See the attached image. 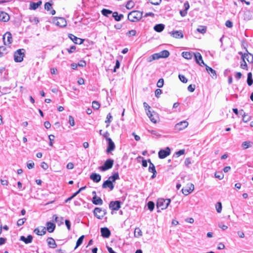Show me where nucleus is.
<instances>
[{"label": "nucleus", "instance_id": "680f3d73", "mask_svg": "<svg viewBox=\"0 0 253 253\" xmlns=\"http://www.w3.org/2000/svg\"><path fill=\"white\" fill-rule=\"evenodd\" d=\"M76 46L75 45H72L70 47V48H68L67 49L68 52L69 53L71 54L74 52H75V51L76 50Z\"/></svg>", "mask_w": 253, "mask_h": 253}, {"label": "nucleus", "instance_id": "6ab92c4d", "mask_svg": "<svg viewBox=\"0 0 253 253\" xmlns=\"http://www.w3.org/2000/svg\"><path fill=\"white\" fill-rule=\"evenodd\" d=\"M170 34L171 36L176 39H181L183 37V34L181 31H173L171 32Z\"/></svg>", "mask_w": 253, "mask_h": 253}, {"label": "nucleus", "instance_id": "37998d69", "mask_svg": "<svg viewBox=\"0 0 253 253\" xmlns=\"http://www.w3.org/2000/svg\"><path fill=\"white\" fill-rule=\"evenodd\" d=\"M148 170L150 172H151L153 173L152 175L151 176L152 178H154L156 176L157 171L155 169V167H151L149 168Z\"/></svg>", "mask_w": 253, "mask_h": 253}, {"label": "nucleus", "instance_id": "13d9d810", "mask_svg": "<svg viewBox=\"0 0 253 253\" xmlns=\"http://www.w3.org/2000/svg\"><path fill=\"white\" fill-rule=\"evenodd\" d=\"M136 31L135 30H131L127 32L126 35L128 36H134L136 35Z\"/></svg>", "mask_w": 253, "mask_h": 253}, {"label": "nucleus", "instance_id": "6e6d98bb", "mask_svg": "<svg viewBox=\"0 0 253 253\" xmlns=\"http://www.w3.org/2000/svg\"><path fill=\"white\" fill-rule=\"evenodd\" d=\"M134 6L133 2L132 1H128L126 4V8L128 9L132 8Z\"/></svg>", "mask_w": 253, "mask_h": 253}, {"label": "nucleus", "instance_id": "79ce46f5", "mask_svg": "<svg viewBox=\"0 0 253 253\" xmlns=\"http://www.w3.org/2000/svg\"><path fill=\"white\" fill-rule=\"evenodd\" d=\"M84 238V236L82 235L78 239V240L76 242V245L75 249L77 248L83 243Z\"/></svg>", "mask_w": 253, "mask_h": 253}, {"label": "nucleus", "instance_id": "0e129e2a", "mask_svg": "<svg viewBox=\"0 0 253 253\" xmlns=\"http://www.w3.org/2000/svg\"><path fill=\"white\" fill-rule=\"evenodd\" d=\"M69 122L71 126L75 125L74 119L72 116H69Z\"/></svg>", "mask_w": 253, "mask_h": 253}, {"label": "nucleus", "instance_id": "338daca9", "mask_svg": "<svg viewBox=\"0 0 253 253\" xmlns=\"http://www.w3.org/2000/svg\"><path fill=\"white\" fill-rule=\"evenodd\" d=\"M112 118V117L110 113H109L107 115V117H106V120L105 121V123H108V124H110V122H111V119Z\"/></svg>", "mask_w": 253, "mask_h": 253}, {"label": "nucleus", "instance_id": "6e6552de", "mask_svg": "<svg viewBox=\"0 0 253 253\" xmlns=\"http://www.w3.org/2000/svg\"><path fill=\"white\" fill-rule=\"evenodd\" d=\"M2 39L4 45H9L12 42V35L9 32H6L3 36Z\"/></svg>", "mask_w": 253, "mask_h": 253}, {"label": "nucleus", "instance_id": "4d7b16f0", "mask_svg": "<svg viewBox=\"0 0 253 253\" xmlns=\"http://www.w3.org/2000/svg\"><path fill=\"white\" fill-rule=\"evenodd\" d=\"M148 1L152 4L158 5L161 2V0H148Z\"/></svg>", "mask_w": 253, "mask_h": 253}, {"label": "nucleus", "instance_id": "a211bd4d", "mask_svg": "<svg viewBox=\"0 0 253 253\" xmlns=\"http://www.w3.org/2000/svg\"><path fill=\"white\" fill-rule=\"evenodd\" d=\"M205 66H206V69L207 72L210 75L211 78L213 79H216L217 78V75L215 71L206 64Z\"/></svg>", "mask_w": 253, "mask_h": 253}, {"label": "nucleus", "instance_id": "72a5a7b5", "mask_svg": "<svg viewBox=\"0 0 253 253\" xmlns=\"http://www.w3.org/2000/svg\"><path fill=\"white\" fill-rule=\"evenodd\" d=\"M153 112H152L150 110H148L146 112V114L147 116H148L149 118L151 120V121L154 123H156L157 120L154 117V115L153 114Z\"/></svg>", "mask_w": 253, "mask_h": 253}, {"label": "nucleus", "instance_id": "f257e3e1", "mask_svg": "<svg viewBox=\"0 0 253 253\" xmlns=\"http://www.w3.org/2000/svg\"><path fill=\"white\" fill-rule=\"evenodd\" d=\"M143 12L138 10H134L128 14V20L131 22H136L141 20L142 17Z\"/></svg>", "mask_w": 253, "mask_h": 253}, {"label": "nucleus", "instance_id": "9d476101", "mask_svg": "<svg viewBox=\"0 0 253 253\" xmlns=\"http://www.w3.org/2000/svg\"><path fill=\"white\" fill-rule=\"evenodd\" d=\"M247 53H243L242 52H239V54L241 55L242 58H244V59H246L248 62L249 63L253 62V55L249 53L247 50H246Z\"/></svg>", "mask_w": 253, "mask_h": 253}, {"label": "nucleus", "instance_id": "2eb2a0df", "mask_svg": "<svg viewBox=\"0 0 253 253\" xmlns=\"http://www.w3.org/2000/svg\"><path fill=\"white\" fill-rule=\"evenodd\" d=\"M108 145L106 149L107 153H110L115 148V145L112 139H107Z\"/></svg>", "mask_w": 253, "mask_h": 253}, {"label": "nucleus", "instance_id": "5fc2aeb1", "mask_svg": "<svg viewBox=\"0 0 253 253\" xmlns=\"http://www.w3.org/2000/svg\"><path fill=\"white\" fill-rule=\"evenodd\" d=\"M164 79L162 78L160 79L157 83V86L160 88L162 87L164 85Z\"/></svg>", "mask_w": 253, "mask_h": 253}, {"label": "nucleus", "instance_id": "c03bdc74", "mask_svg": "<svg viewBox=\"0 0 253 253\" xmlns=\"http://www.w3.org/2000/svg\"><path fill=\"white\" fill-rule=\"evenodd\" d=\"M53 5V3L52 1L51 2H46L44 4V8L47 11L50 10L52 8V6Z\"/></svg>", "mask_w": 253, "mask_h": 253}, {"label": "nucleus", "instance_id": "0eeeda50", "mask_svg": "<svg viewBox=\"0 0 253 253\" xmlns=\"http://www.w3.org/2000/svg\"><path fill=\"white\" fill-rule=\"evenodd\" d=\"M122 202L120 201H111L109 205V209L112 211H118L121 208Z\"/></svg>", "mask_w": 253, "mask_h": 253}, {"label": "nucleus", "instance_id": "412c9836", "mask_svg": "<svg viewBox=\"0 0 253 253\" xmlns=\"http://www.w3.org/2000/svg\"><path fill=\"white\" fill-rule=\"evenodd\" d=\"M101 175L96 173H92L90 175V178L94 182H99L101 180Z\"/></svg>", "mask_w": 253, "mask_h": 253}, {"label": "nucleus", "instance_id": "bb28decb", "mask_svg": "<svg viewBox=\"0 0 253 253\" xmlns=\"http://www.w3.org/2000/svg\"><path fill=\"white\" fill-rule=\"evenodd\" d=\"M42 230L40 231L39 228H36L34 229V232L38 235L42 236L46 233V228L44 227H42Z\"/></svg>", "mask_w": 253, "mask_h": 253}, {"label": "nucleus", "instance_id": "2f4dec72", "mask_svg": "<svg viewBox=\"0 0 253 253\" xmlns=\"http://www.w3.org/2000/svg\"><path fill=\"white\" fill-rule=\"evenodd\" d=\"M253 145V142L250 141H244L242 143V147L243 149H247L251 147Z\"/></svg>", "mask_w": 253, "mask_h": 253}, {"label": "nucleus", "instance_id": "b1692460", "mask_svg": "<svg viewBox=\"0 0 253 253\" xmlns=\"http://www.w3.org/2000/svg\"><path fill=\"white\" fill-rule=\"evenodd\" d=\"M42 4V1L41 0L38 1L37 2H34L31 1L30 4V9L36 10L37 9L39 6H40Z\"/></svg>", "mask_w": 253, "mask_h": 253}, {"label": "nucleus", "instance_id": "5701e85b", "mask_svg": "<svg viewBox=\"0 0 253 253\" xmlns=\"http://www.w3.org/2000/svg\"><path fill=\"white\" fill-rule=\"evenodd\" d=\"M46 241L49 248L54 249L57 247L55 240L52 238L48 237Z\"/></svg>", "mask_w": 253, "mask_h": 253}, {"label": "nucleus", "instance_id": "7ed1b4c3", "mask_svg": "<svg viewBox=\"0 0 253 253\" xmlns=\"http://www.w3.org/2000/svg\"><path fill=\"white\" fill-rule=\"evenodd\" d=\"M25 50L23 48L17 50L13 55L14 60L15 62H21L23 60L25 56Z\"/></svg>", "mask_w": 253, "mask_h": 253}, {"label": "nucleus", "instance_id": "4be33fe9", "mask_svg": "<svg viewBox=\"0 0 253 253\" xmlns=\"http://www.w3.org/2000/svg\"><path fill=\"white\" fill-rule=\"evenodd\" d=\"M20 241L24 242L25 244H28L31 243L33 240V236L29 235L27 237L24 236H21L20 239Z\"/></svg>", "mask_w": 253, "mask_h": 253}, {"label": "nucleus", "instance_id": "c756f323", "mask_svg": "<svg viewBox=\"0 0 253 253\" xmlns=\"http://www.w3.org/2000/svg\"><path fill=\"white\" fill-rule=\"evenodd\" d=\"M112 17H114L116 21H120L124 17V15L122 14L119 15L118 12L115 11L113 12Z\"/></svg>", "mask_w": 253, "mask_h": 253}, {"label": "nucleus", "instance_id": "774afa93", "mask_svg": "<svg viewBox=\"0 0 253 253\" xmlns=\"http://www.w3.org/2000/svg\"><path fill=\"white\" fill-rule=\"evenodd\" d=\"M65 225L67 226L68 230H71V223H70V220L68 219H66L65 220Z\"/></svg>", "mask_w": 253, "mask_h": 253}, {"label": "nucleus", "instance_id": "e2e57ef3", "mask_svg": "<svg viewBox=\"0 0 253 253\" xmlns=\"http://www.w3.org/2000/svg\"><path fill=\"white\" fill-rule=\"evenodd\" d=\"M187 89L189 91L192 92L195 89V84H190L187 88Z\"/></svg>", "mask_w": 253, "mask_h": 253}, {"label": "nucleus", "instance_id": "69168bd1", "mask_svg": "<svg viewBox=\"0 0 253 253\" xmlns=\"http://www.w3.org/2000/svg\"><path fill=\"white\" fill-rule=\"evenodd\" d=\"M162 91L160 89H157L155 91V96L156 97L159 98L160 95L162 94Z\"/></svg>", "mask_w": 253, "mask_h": 253}, {"label": "nucleus", "instance_id": "7c9ffc66", "mask_svg": "<svg viewBox=\"0 0 253 253\" xmlns=\"http://www.w3.org/2000/svg\"><path fill=\"white\" fill-rule=\"evenodd\" d=\"M160 58H161V56H160L159 53H154L153 55H152L151 56H150L147 59V61H148V62H150L152 61L153 60H157Z\"/></svg>", "mask_w": 253, "mask_h": 253}, {"label": "nucleus", "instance_id": "a19ab883", "mask_svg": "<svg viewBox=\"0 0 253 253\" xmlns=\"http://www.w3.org/2000/svg\"><path fill=\"white\" fill-rule=\"evenodd\" d=\"M134 236L135 237H139L142 235V231L139 227L135 228L134 230Z\"/></svg>", "mask_w": 253, "mask_h": 253}, {"label": "nucleus", "instance_id": "e433bc0d", "mask_svg": "<svg viewBox=\"0 0 253 253\" xmlns=\"http://www.w3.org/2000/svg\"><path fill=\"white\" fill-rule=\"evenodd\" d=\"M120 177L118 172H116L113 174V175L110 176L109 178V180H111L112 183L115 182L116 180L119 179Z\"/></svg>", "mask_w": 253, "mask_h": 253}, {"label": "nucleus", "instance_id": "c85d7f7f", "mask_svg": "<svg viewBox=\"0 0 253 253\" xmlns=\"http://www.w3.org/2000/svg\"><path fill=\"white\" fill-rule=\"evenodd\" d=\"M165 28V25L163 24H156L154 27V30L157 32H162Z\"/></svg>", "mask_w": 253, "mask_h": 253}, {"label": "nucleus", "instance_id": "393cba45", "mask_svg": "<svg viewBox=\"0 0 253 253\" xmlns=\"http://www.w3.org/2000/svg\"><path fill=\"white\" fill-rule=\"evenodd\" d=\"M46 229L49 233H52L54 231L55 228V224L51 222H47L46 223Z\"/></svg>", "mask_w": 253, "mask_h": 253}, {"label": "nucleus", "instance_id": "864d4df0", "mask_svg": "<svg viewBox=\"0 0 253 253\" xmlns=\"http://www.w3.org/2000/svg\"><path fill=\"white\" fill-rule=\"evenodd\" d=\"M178 77L180 81L183 83H186L188 81L186 78L183 75L179 74Z\"/></svg>", "mask_w": 253, "mask_h": 253}, {"label": "nucleus", "instance_id": "f704fd0d", "mask_svg": "<svg viewBox=\"0 0 253 253\" xmlns=\"http://www.w3.org/2000/svg\"><path fill=\"white\" fill-rule=\"evenodd\" d=\"M240 112L241 113V114L242 115V117H243V121L245 122V123H247L248 122H249L250 119H251V117L250 116H247V115H246V113L244 112L243 110L242 109L240 111Z\"/></svg>", "mask_w": 253, "mask_h": 253}, {"label": "nucleus", "instance_id": "a18cd8bd", "mask_svg": "<svg viewBox=\"0 0 253 253\" xmlns=\"http://www.w3.org/2000/svg\"><path fill=\"white\" fill-rule=\"evenodd\" d=\"M242 61L241 62L240 67L243 69L248 70V68L247 63L245 61V59H244V58H242Z\"/></svg>", "mask_w": 253, "mask_h": 253}, {"label": "nucleus", "instance_id": "ea45409f", "mask_svg": "<svg viewBox=\"0 0 253 253\" xmlns=\"http://www.w3.org/2000/svg\"><path fill=\"white\" fill-rule=\"evenodd\" d=\"M161 58H167L169 55V52L167 50H164L159 52Z\"/></svg>", "mask_w": 253, "mask_h": 253}, {"label": "nucleus", "instance_id": "4c0bfd02", "mask_svg": "<svg viewBox=\"0 0 253 253\" xmlns=\"http://www.w3.org/2000/svg\"><path fill=\"white\" fill-rule=\"evenodd\" d=\"M53 217H54L55 221L58 224V225H61L64 222V218L63 217H58L56 215H54Z\"/></svg>", "mask_w": 253, "mask_h": 253}, {"label": "nucleus", "instance_id": "1a4fd4ad", "mask_svg": "<svg viewBox=\"0 0 253 253\" xmlns=\"http://www.w3.org/2000/svg\"><path fill=\"white\" fill-rule=\"evenodd\" d=\"M188 125V123L187 121H181L175 125V129L177 130L180 131L187 127Z\"/></svg>", "mask_w": 253, "mask_h": 253}, {"label": "nucleus", "instance_id": "cd10ccee", "mask_svg": "<svg viewBox=\"0 0 253 253\" xmlns=\"http://www.w3.org/2000/svg\"><path fill=\"white\" fill-rule=\"evenodd\" d=\"M9 52L8 49L4 46H0V57L4 56Z\"/></svg>", "mask_w": 253, "mask_h": 253}, {"label": "nucleus", "instance_id": "9b49d317", "mask_svg": "<svg viewBox=\"0 0 253 253\" xmlns=\"http://www.w3.org/2000/svg\"><path fill=\"white\" fill-rule=\"evenodd\" d=\"M194 56L197 63H198L200 66H203L206 65V64H205L204 61L203 60L201 54L199 52H197L194 53Z\"/></svg>", "mask_w": 253, "mask_h": 253}, {"label": "nucleus", "instance_id": "4468645a", "mask_svg": "<svg viewBox=\"0 0 253 253\" xmlns=\"http://www.w3.org/2000/svg\"><path fill=\"white\" fill-rule=\"evenodd\" d=\"M100 232L101 236L105 238H108L111 235V231L107 227L101 228Z\"/></svg>", "mask_w": 253, "mask_h": 253}, {"label": "nucleus", "instance_id": "bf43d9fd", "mask_svg": "<svg viewBox=\"0 0 253 253\" xmlns=\"http://www.w3.org/2000/svg\"><path fill=\"white\" fill-rule=\"evenodd\" d=\"M26 220V219L25 218L18 219L17 222V226H20L22 225L24 223V222Z\"/></svg>", "mask_w": 253, "mask_h": 253}, {"label": "nucleus", "instance_id": "ddd939ff", "mask_svg": "<svg viewBox=\"0 0 253 253\" xmlns=\"http://www.w3.org/2000/svg\"><path fill=\"white\" fill-rule=\"evenodd\" d=\"M93 214L94 216L99 219H103V214L102 208L96 207L93 210Z\"/></svg>", "mask_w": 253, "mask_h": 253}, {"label": "nucleus", "instance_id": "aec40b11", "mask_svg": "<svg viewBox=\"0 0 253 253\" xmlns=\"http://www.w3.org/2000/svg\"><path fill=\"white\" fill-rule=\"evenodd\" d=\"M194 189V186L193 184H190V187L189 188H183L182 189V192L184 195H188L190 193H191Z\"/></svg>", "mask_w": 253, "mask_h": 253}, {"label": "nucleus", "instance_id": "49530a36", "mask_svg": "<svg viewBox=\"0 0 253 253\" xmlns=\"http://www.w3.org/2000/svg\"><path fill=\"white\" fill-rule=\"evenodd\" d=\"M197 30L201 34H205L207 31V28L206 26H201L197 28Z\"/></svg>", "mask_w": 253, "mask_h": 253}, {"label": "nucleus", "instance_id": "473e14b6", "mask_svg": "<svg viewBox=\"0 0 253 253\" xmlns=\"http://www.w3.org/2000/svg\"><path fill=\"white\" fill-rule=\"evenodd\" d=\"M193 52H190L187 51H183L182 53V56L185 59H190L192 58L193 55H194Z\"/></svg>", "mask_w": 253, "mask_h": 253}, {"label": "nucleus", "instance_id": "f03ea898", "mask_svg": "<svg viewBox=\"0 0 253 253\" xmlns=\"http://www.w3.org/2000/svg\"><path fill=\"white\" fill-rule=\"evenodd\" d=\"M170 203V199L163 198H159L157 200V209H161V210H165L167 209Z\"/></svg>", "mask_w": 253, "mask_h": 253}, {"label": "nucleus", "instance_id": "423d86ee", "mask_svg": "<svg viewBox=\"0 0 253 253\" xmlns=\"http://www.w3.org/2000/svg\"><path fill=\"white\" fill-rule=\"evenodd\" d=\"M170 154V149L169 147H166L165 149H161L158 152L159 158L161 159H164Z\"/></svg>", "mask_w": 253, "mask_h": 253}, {"label": "nucleus", "instance_id": "603ef678", "mask_svg": "<svg viewBox=\"0 0 253 253\" xmlns=\"http://www.w3.org/2000/svg\"><path fill=\"white\" fill-rule=\"evenodd\" d=\"M214 176L216 178L219 179H223L224 177V175L222 172H216L214 173Z\"/></svg>", "mask_w": 253, "mask_h": 253}, {"label": "nucleus", "instance_id": "a878e982", "mask_svg": "<svg viewBox=\"0 0 253 253\" xmlns=\"http://www.w3.org/2000/svg\"><path fill=\"white\" fill-rule=\"evenodd\" d=\"M92 202L95 205H102L103 201L99 197L93 196L92 199Z\"/></svg>", "mask_w": 253, "mask_h": 253}, {"label": "nucleus", "instance_id": "8fccbe9b", "mask_svg": "<svg viewBox=\"0 0 253 253\" xmlns=\"http://www.w3.org/2000/svg\"><path fill=\"white\" fill-rule=\"evenodd\" d=\"M148 209L150 211H152L155 207V204L152 201H149L147 203Z\"/></svg>", "mask_w": 253, "mask_h": 253}, {"label": "nucleus", "instance_id": "39448f33", "mask_svg": "<svg viewBox=\"0 0 253 253\" xmlns=\"http://www.w3.org/2000/svg\"><path fill=\"white\" fill-rule=\"evenodd\" d=\"M53 22L57 26L61 27H65L67 25V22L65 19L62 17H53Z\"/></svg>", "mask_w": 253, "mask_h": 253}, {"label": "nucleus", "instance_id": "c9c22d12", "mask_svg": "<svg viewBox=\"0 0 253 253\" xmlns=\"http://www.w3.org/2000/svg\"><path fill=\"white\" fill-rule=\"evenodd\" d=\"M247 84L249 86H251L253 84V79L252 78V73L251 72H249L247 74Z\"/></svg>", "mask_w": 253, "mask_h": 253}, {"label": "nucleus", "instance_id": "de8ad7c7", "mask_svg": "<svg viewBox=\"0 0 253 253\" xmlns=\"http://www.w3.org/2000/svg\"><path fill=\"white\" fill-rule=\"evenodd\" d=\"M216 210L218 213H220L222 211V204L220 202H217L215 205Z\"/></svg>", "mask_w": 253, "mask_h": 253}, {"label": "nucleus", "instance_id": "3c124183", "mask_svg": "<svg viewBox=\"0 0 253 253\" xmlns=\"http://www.w3.org/2000/svg\"><path fill=\"white\" fill-rule=\"evenodd\" d=\"M92 108L95 110H98L100 107V104L96 101H93L92 104Z\"/></svg>", "mask_w": 253, "mask_h": 253}, {"label": "nucleus", "instance_id": "f8f14e48", "mask_svg": "<svg viewBox=\"0 0 253 253\" xmlns=\"http://www.w3.org/2000/svg\"><path fill=\"white\" fill-rule=\"evenodd\" d=\"M68 37L70 38L75 44H81L83 43L84 40L78 38L72 34L68 35Z\"/></svg>", "mask_w": 253, "mask_h": 253}, {"label": "nucleus", "instance_id": "09e8293b", "mask_svg": "<svg viewBox=\"0 0 253 253\" xmlns=\"http://www.w3.org/2000/svg\"><path fill=\"white\" fill-rule=\"evenodd\" d=\"M184 153H185L184 149L180 150L175 153V154L173 156V157H178L180 156L183 155Z\"/></svg>", "mask_w": 253, "mask_h": 253}, {"label": "nucleus", "instance_id": "58836bf2", "mask_svg": "<svg viewBox=\"0 0 253 253\" xmlns=\"http://www.w3.org/2000/svg\"><path fill=\"white\" fill-rule=\"evenodd\" d=\"M101 13L103 15L106 17H109V15L111 14H113L112 11L109 9L103 8L101 10Z\"/></svg>", "mask_w": 253, "mask_h": 253}, {"label": "nucleus", "instance_id": "20e7f679", "mask_svg": "<svg viewBox=\"0 0 253 253\" xmlns=\"http://www.w3.org/2000/svg\"><path fill=\"white\" fill-rule=\"evenodd\" d=\"M114 164V160L111 159H107L103 165L100 167L99 169L101 171H104L112 168Z\"/></svg>", "mask_w": 253, "mask_h": 253}, {"label": "nucleus", "instance_id": "052dcab7", "mask_svg": "<svg viewBox=\"0 0 253 253\" xmlns=\"http://www.w3.org/2000/svg\"><path fill=\"white\" fill-rule=\"evenodd\" d=\"M55 136L52 134H50L48 136V138L49 140V145L50 146H53V141L54 140Z\"/></svg>", "mask_w": 253, "mask_h": 253}, {"label": "nucleus", "instance_id": "f3484780", "mask_svg": "<svg viewBox=\"0 0 253 253\" xmlns=\"http://www.w3.org/2000/svg\"><path fill=\"white\" fill-rule=\"evenodd\" d=\"M9 15L4 11H0V21L6 22L9 21Z\"/></svg>", "mask_w": 253, "mask_h": 253}, {"label": "nucleus", "instance_id": "dca6fc26", "mask_svg": "<svg viewBox=\"0 0 253 253\" xmlns=\"http://www.w3.org/2000/svg\"><path fill=\"white\" fill-rule=\"evenodd\" d=\"M102 187L104 189L109 188L110 190H112L114 188V185L111 180L107 179L103 182Z\"/></svg>", "mask_w": 253, "mask_h": 253}]
</instances>
